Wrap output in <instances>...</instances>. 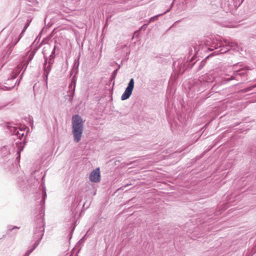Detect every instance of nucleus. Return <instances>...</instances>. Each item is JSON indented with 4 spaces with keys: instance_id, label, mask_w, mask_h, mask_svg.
<instances>
[{
    "instance_id": "nucleus-19",
    "label": "nucleus",
    "mask_w": 256,
    "mask_h": 256,
    "mask_svg": "<svg viewBox=\"0 0 256 256\" xmlns=\"http://www.w3.org/2000/svg\"><path fill=\"white\" fill-rule=\"evenodd\" d=\"M120 68V66L119 65L118 68L112 72V76L113 78L116 77V75L117 74L118 70H119Z\"/></svg>"
},
{
    "instance_id": "nucleus-23",
    "label": "nucleus",
    "mask_w": 256,
    "mask_h": 256,
    "mask_svg": "<svg viewBox=\"0 0 256 256\" xmlns=\"http://www.w3.org/2000/svg\"><path fill=\"white\" fill-rule=\"evenodd\" d=\"M13 230H14L13 227H12V226H8V232H11Z\"/></svg>"
},
{
    "instance_id": "nucleus-3",
    "label": "nucleus",
    "mask_w": 256,
    "mask_h": 256,
    "mask_svg": "<svg viewBox=\"0 0 256 256\" xmlns=\"http://www.w3.org/2000/svg\"><path fill=\"white\" fill-rule=\"evenodd\" d=\"M84 128V122L82 117L78 114L73 116L72 119V132L75 142L78 143L80 141Z\"/></svg>"
},
{
    "instance_id": "nucleus-16",
    "label": "nucleus",
    "mask_w": 256,
    "mask_h": 256,
    "mask_svg": "<svg viewBox=\"0 0 256 256\" xmlns=\"http://www.w3.org/2000/svg\"><path fill=\"white\" fill-rule=\"evenodd\" d=\"M14 46L10 45V44H8V49L6 52V56L8 57L11 54L13 50Z\"/></svg>"
},
{
    "instance_id": "nucleus-24",
    "label": "nucleus",
    "mask_w": 256,
    "mask_h": 256,
    "mask_svg": "<svg viewBox=\"0 0 256 256\" xmlns=\"http://www.w3.org/2000/svg\"><path fill=\"white\" fill-rule=\"evenodd\" d=\"M194 54H196L198 52V51L200 50V48L198 49L196 47H194Z\"/></svg>"
},
{
    "instance_id": "nucleus-31",
    "label": "nucleus",
    "mask_w": 256,
    "mask_h": 256,
    "mask_svg": "<svg viewBox=\"0 0 256 256\" xmlns=\"http://www.w3.org/2000/svg\"><path fill=\"white\" fill-rule=\"evenodd\" d=\"M13 228H14V229H19V228H19V227H18V226H14V227H13Z\"/></svg>"
},
{
    "instance_id": "nucleus-29",
    "label": "nucleus",
    "mask_w": 256,
    "mask_h": 256,
    "mask_svg": "<svg viewBox=\"0 0 256 256\" xmlns=\"http://www.w3.org/2000/svg\"><path fill=\"white\" fill-rule=\"evenodd\" d=\"M224 26L226 27H228V28L233 27V26H232V24H226V25H224Z\"/></svg>"
},
{
    "instance_id": "nucleus-6",
    "label": "nucleus",
    "mask_w": 256,
    "mask_h": 256,
    "mask_svg": "<svg viewBox=\"0 0 256 256\" xmlns=\"http://www.w3.org/2000/svg\"><path fill=\"white\" fill-rule=\"evenodd\" d=\"M244 0L240 2V0H222V8L226 12L232 13L242 4Z\"/></svg>"
},
{
    "instance_id": "nucleus-25",
    "label": "nucleus",
    "mask_w": 256,
    "mask_h": 256,
    "mask_svg": "<svg viewBox=\"0 0 256 256\" xmlns=\"http://www.w3.org/2000/svg\"><path fill=\"white\" fill-rule=\"evenodd\" d=\"M147 26L148 24H144V26H142L140 28L139 30H142V28H146V27H147Z\"/></svg>"
},
{
    "instance_id": "nucleus-4",
    "label": "nucleus",
    "mask_w": 256,
    "mask_h": 256,
    "mask_svg": "<svg viewBox=\"0 0 256 256\" xmlns=\"http://www.w3.org/2000/svg\"><path fill=\"white\" fill-rule=\"evenodd\" d=\"M34 54H35V52L34 51L32 52L29 54L28 60H26V62H24V61L22 62L21 64L18 66L14 70L12 71V74H10V76L8 78V79L6 80L7 83L8 82H10L11 80L15 79L16 78L17 76L20 74V72L22 68L24 67V72H22V73L20 74V78H22L23 74H24V72L25 71V70H26L28 63L32 60Z\"/></svg>"
},
{
    "instance_id": "nucleus-18",
    "label": "nucleus",
    "mask_w": 256,
    "mask_h": 256,
    "mask_svg": "<svg viewBox=\"0 0 256 256\" xmlns=\"http://www.w3.org/2000/svg\"><path fill=\"white\" fill-rule=\"evenodd\" d=\"M30 21H28L26 25L24 26L23 30H22V33H24L26 31V30L27 29V28L28 27L30 24Z\"/></svg>"
},
{
    "instance_id": "nucleus-11",
    "label": "nucleus",
    "mask_w": 256,
    "mask_h": 256,
    "mask_svg": "<svg viewBox=\"0 0 256 256\" xmlns=\"http://www.w3.org/2000/svg\"><path fill=\"white\" fill-rule=\"evenodd\" d=\"M10 131L14 135L20 140H22L24 136V130L18 127L12 128Z\"/></svg>"
},
{
    "instance_id": "nucleus-27",
    "label": "nucleus",
    "mask_w": 256,
    "mask_h": 256,
    "mask_svg": "<svg viewBox=\"0 0 256 256\" xmlns=\"http://www.w3.org/2000/svg\"><path fill=\"white\" fill-rule=\"evenodd\" d=\"M23 34H24V33H22V32H20V34L19 36H18V38H20V39L22 37Z\"/></svg>"
},
{
    "instance_id": "nucleus-13",
    "label": "nucleus",
    "mask_w": 256,
    "mask_h": 256,
    "mask_svg": "<svg viewBox=\"0 0 256 256\" xmlns=\"http://www.w3.org/2000/svg\"><path fill=\"white\" fill-rule=\"evenodd\" d=\"M44 63H46L47 64L52 66V64L54 62V58H52V56H49L48 58L44 56Z\"/></svg>"
},
{
    "instance_id": "nucleus-7",
    "label": "nucleus",
    "mask_w": 256,
    "mask_h": 256,
    "mask_svg": "<svg viewBox=\"0 0 256 256\" xmlns=\"http://www.w3.org/2000/svg\"><path fill=\"white\" fill-rule=\"evenodd\" d=\"M248 69V68L246 66H244L243 64L241 63H238L234 64L232 66V70H234V72L231 76L230 78H228L227 80L230 81L235 79L238 80L236 78V76H244L246 72V70Z\"/></svg>"
},
{
    "instance_id": "nucleus-14",
    "label": "nucleus",
    "mask_w": 256,
    "mask_h": 256,
    "mask_svg": "<svg viewBox=\"0 0 256 256\" xmlns=\"http://www.w3.org/2000/svg\"><path fill=\"white\" fill-rule=\"evenodd\" d=\"M173 4H174V2L172 3L171 6H170V8H168L166 11L165 12H164L163 14H160L157 15V16H153V17L151 18L150 19V20H149V21H148V22H151L154 21V20H156V17H158V16H162V15H163V14H166V13H167L170 10V8L172 7V6H173Z\"/></svg>"
},
{
    "instance_id": "nucleus-12",
    "label": "nucleus",
    "mask_w": 256,
    "mask_h": 256,
    "mask_svg": "<svg viewBox=\"0 0 256 256\" xmlns=\"http://www.w3.org/2000/svg\"><path fill=\"white\" fill-rule=\"evenodd\" d=\"M16 144H18L17 142H16ZM17 145H18V150H17V154H18V156H17L16 158V159L19 161L20 160V152L23 150V149H24V144H22L20 142V144H17Z\"/></svg>"
},
{
    "instance_id": "nucleus-9",
    "label": "nucleus",
    "mask_w": 256,
    "mask_h": 256,
    "mask_svg": "<svg viewBox=\"0 0 256 256\" xmlns=\"http://www.w3.org/2000/svg\"><path fill=\"white\" fill-rule=\"evenodd\" d=\"M90 180L93 182H98L100 180V168L94 170L90 174Z\"/></svg>"
},
{
    "instance_id": "nucleus-8",
    "label": "nucleus",
    "mask_w": 256,
    "mask_h": 256,
    "mask_svg": "<svg viewBox=\"0 0 256 256\" xmlns=\"http://www.w3.org/2000/svg\"><path fill=\"white\" fill-rule=\"evenodd\" d=\"M134 78H131L128 84V86L126 88L124 92L121 96V100H124L128 99L131 96L133 89L134 88Z\"/></svg>"
},
{
    "instance_id": "nucleus-33",
    "label": "nucleus",
    "mask_w": 256,
    "mask_h": 256,
    "mask_svg": "<svg viewBox=\"0 0 256 256\" xmlns=\"http://www.w3.org/2000/svg\"><path fill=\"white\" fill-rule=\"evenodd\" d=\"M194 60V56H192L191 58H190V62H192L193 60Z\"/></svg>"
},
{
    "instance_id": "nucleus-15",
    "label": "nucleus",
    "mask_w": 256,
    "mask_h": 256,
    "mask_svg": "<svg viewBox=\"0 0 256 256\" xmlns=\"http://www.w3.org/2000/svg\"><path fill=\"white\" fill-rule=\"evenodd\" d=\"M20 40V38H18V37L12 38V42L9 44H10L14 47V46L19 42Z\"/></svg>"
},
{
    "instance_id": "nucleus-30",
    "label": "nucleus",
    "mask_w": 256,
    "mask_h": 256,
    "mask_svg": "<svg viewBox=\"0 0 256 256\" xmlns=\"http://www.w3.org/2000/svg\"><path fill=\"white\" fill-rule=\"evenodd\" d=\"M6 105L0 106V110L3 108Z\"/></svg>"
},
{
    "instance_id": "nucleus-32",
    "label": "nucleus",
    "mask_w": 256,
    "mask_h": 256,
    "mask_svg": "<svg viewBox=\"0 0 256 256\" xmlns=\"http://www.w3.org/2000/svg\"><path fill=\"white\" fill-rule=\"evenodd\" d=\"M199 46H200V47H202V48L203 47H204V45L202 44H200Z\"/></svg>"
},
{
    "instance_id": "nucleus-21",
    "label": "nucleus",
    "mask_w": 256,
    "mask_h": 256,
    "mask_svg": "<svg viewBox=\"0 0 256 256\" xmlns=\"http://www.w3.org/2000/svg\"><path fill=\"white\" fill-rule=\"evenodd\" d=\"M206 64V62L203 60V61H202L200 63V64L199 66V68H198V70H201L204 66Z\"/></svg>"
},
{
    "instance_id": "nucleus-17",
    "label": "nucleus",
    "mask_w": 256,
    "mask_h": 256,
    "mask_svg": "<svg viewBox=\"0 0 256 256\" xmlns=\"http://www.w3.org/2000/svg\"><path fill=\"white\" fill-rule=\"evenodd\" d=\"M80 58V54H79V55L78 57V58L75 60L74 62V65L75 66H76V68H78L79 64H80V61H79Z\"/></svg>"
},
{
    "instance_id": "nucleus-2",
    "label": "nucleus",
    "mask_w": 256,
    "mask_h": 256,
    "mask_svg": "<svg viewBox=\"0 0 256 256\" xmlns=\"http://www.w3.org/2000/svg\"><path fill=\"white\" fill-rule=\"evenodd\" d=\"M204 45L208 46L210 50L218 49V52L220 54L226 53L230 49L236 50L237 47V44L234 42H230L226 39L222 40L218 38L206 39L204 41Z\"/></svg>"
},
{
    "instance_id": "nucleus-20",
    "label": "nucleus",
    "mask_w": 256,
    "mask_h": 256,
    "mask_svg": "<svg viewBox=\"0 0 256 256\" xmlns=\"http://www.w3.org/2000/svg\"><path fill=\"white\" fill-rule=\"evenodd\" d=\"M56 48V46H54L50 56H52V58H55Z\"/></svg>"
},
{
    "instance_id": "nucleus-34",
    "label": "nucleus",
    "mask_w": 256,
    "mask_h": 256,
    "mask_svg": "<svg viewBox=\"0 0 256 256\" xmlns=\"http://www.w3.org/2000/svg\"><path fill=\"white\" fill-rule=\"evenodd\" d=\"M130 184H126V185L124 186V187H125V188H126V187L127 186H129V185H130Z\"/></svg>"
},
{
    "instance_id": "nucleus-10",
    "label": "nucleus",
    "mask_w": 256,
    "mask_h": 256,
    "mask_svg": "<svg viewBox=\"0 0 256 256\" xmlns=\"http://www.w3.org/2000/svg\"><path fill=\"white\" fill-rule=\"evenodd\" d=\"M52 66L47 64L46 63L43 64V78L46 84H48V76L51 71Z\"/></svg>"
},
{
    "instance_id": "nucleus-26",
    "label": "nucleus",
    "mask_w": 256,
    "mask_h": 256,
    "mask_svg": "<svg viewBox=\"0 0 256 256\" xmlns=\"http://www.w3.org/2000/svg\"><path fill=\"white\" fill-rule=\"evenodd\" d=\"M20 80H17L15 82V84L14 86H12V88L14 87V86L17 84H18L19 82H20Z\"/></svg>"
},
{
    "instance_id": "nucleus-28",
    "label": "nucleus",
    "mask_w": 256,
    "mask_h": 256,
    "mask_svg": "<svg viewBox=\"0 0 256 256\" xmlns=\"http://www.w3.org/2000/svg\"><path fill=\"white\" fill-rule=\"evenodd\" d=\"M185 70L184 68H184H180V71H182V72H184Z\"/></svg>"
},
{
    "instance_id": "nucleus-1",
    "label": "nucleus",
    "mask_w": 256,
    "mask_h": 256,
    "mask_svg": "<svg viewBox=\"0 0 256 256\" xmlns=\"http://www.w3.org/2000/svg\"><path fill=\"white\" fill-rule=\"evenodd\" d=\"M42 196L40 202L43 204L40 206V210L38 215L36 216V222L34 224L33 230V236L32 239V242H34L32 248L28 250L24 256H29L32 251L38 246L41 241L44 232L45 222L44 216V202L46 198V188L44 186H42Z\"/></svg>"
},
{
    "instance_id": "nucleus-22",
    "label": "nucleus",
    "mask_w": 256,
    "mask_h": 256,
    "mask_svg": "<svg viewBox=\"0 0 256 256\" xmlns=\"http://www.w3.org/2000/svg\"><path fill=\"white\" fill-rule=\"evenodd\" d=\"M139 31L140 30H138V31L135 32L134 33V34L133 36L136 38L138 37L139 34Z\"/></svg>"
},
{
    "instance_id": "nucleus-5",
    "label": "nucleus",
    "mask_w": 256,
    "mask_h": 256,
    "mask_svg": "<svg viewBox=\"0 0 256 256\" xmlns=\"http://www.w3.org/2000/svg\"><path fill=\"white\" fill-rule=\"evenodd\" d=\"M214 82V78L212 75L206 74L202 76L196 82V84L200 86L198 90L204 91L212 86Z\"/></svg>"
}]
</instances>
